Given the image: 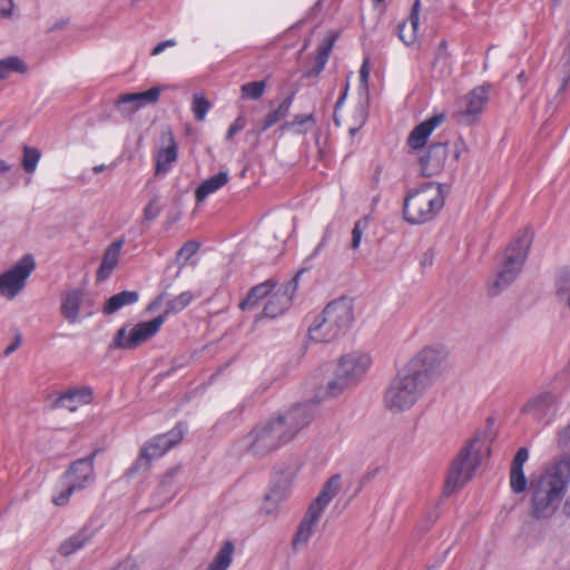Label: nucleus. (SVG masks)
<instances>
[{
	"instance_id": "51",
	"label": "nucleus",
	"mask_w": 570,
	"mask_h": 570,
	"mask_svg": "<svg viewBox=\"0 0 570 570\" xmlns=\"http://www.w3.org/2000/svg\"><path fill=\"white\" fill-rule=\"evenodd\" d=\"M559 442L564 445L570 443V423L559 432Z\"/></svg>"
},
{
	"instance_id": "22",
	"label": "nucleus",
	"mask_w": 570,
	"mask_h": 570,
	"mask_svg": "<svg viewBox=\"0 0 570 570\" xmlns=\"http://www.w3.org/2000/svg\"><path fill=\"white\" fill-rule=\"evenodd\" d=\"M529 459L527 448H520L515 453L510 469V487L514 493H522L527 489V478L523 472V465Z\"/></svg>"
},
{
	"instance_id": "4",
	"label": "nucleus",
	"mask_w": 570,
	"mask_h": 570,
	"mask_svg": "<svg viewBox=\"0 0 570 570\" xmlns=\"http://www.w3.org/2000/svg\"><path fill=\"white\" fill-rule=\"evenodd\" d=\"M445 194L444 186L434 181L410 190L403 203L404 219L412 225L433 220L444 206Z\"/></svg>"
},
{
	"instance_id": "42",
	"label": "nucleus",
	"mask_w": 570,
	"mask_h": 570,
	"mask_svg": "<svg viewBox=\"0 0 570 570\" xmlns=\"http://www.w3.org/2000/svg\"><path fill=\"white\" fill-rule=\"evenodd\" d=\"M199 246L196 242L189 240L185 243L177 253V262L184 266L198 250Z\"/></svg>"
},
{
	"instance_id": "58",
	"label": "nucleus",
	"mask_w": 570,
	"mask_h": 570,
	"mask_svg": "<svg viewBox=\"0 0 570 570\" xmlns=\"http://www.w3.org/2000/svg\"><path fill=\"white\" fill-rule=\"evenodd\" d=\"M112 570H129L127 566H118Z\"/></svg>"
},
{
	"instance_id": "12",
	"label": "nucleus",
	"mask_w": 570,
	"mask_h": 570,
	"mask_svg": "<svg viewBox=\"0 0 570 570\" xmlns=\"http://www.w3.org/2000/svg\"><path fill=\"white\" fill-rule=\"evenodd\" d=\"M166 321V315H159L148 322L136 324L129 331L126 327L118 330L111 347L134 350L155 336Z\"/></svg>"
},
{
	"instance_id": "29",
	"label": "nucleus",
	"mask_w": 570,
	"mask_h": 570,
	"mask_svg": "<svg viewBox=\"0 0 570 570\" xmlns=\"http://www.w3.org/2000/svg\"><path fill=\"white\" fill-rule=\"evenodd\" d=\"M465 114L469 116H476L482 112L484 105L489 99V87L482 86L474 88L466 96Z\"/></svg>"
},
{
	"instance_id": "48",
	"label": "nucleus",
	"mask_w": 570,
	"mask_h": 570,
	"mask_svg": "<svg viewBox=\"0 0 570 570\" xmlns=\"http://www.w3.org/2000/svg\"><path fill=\"white\" fill-rule=\"evenodd\" d=\"M13 0H0V18H11L13 14Z\"/></svg>"
},
{
	"instance_id": "54",
	"label": "nucleus",
	"mask_w": 570,
	"mask_h": 570,
	"mask_svg": "<svg viewBox=\"0 0 570 570\" xmlns=\"http://www.w3.org/2000/svg\"><path fill=\"white\" fill-rule=\"evenodd\" d=\"M163 295H160L159 297H157L154 302H151L148 306V311H155L157 309L160 305H161V302H163Z\"/></svg>"
},
{
	"instance_id": "38",
	"label": "nucleus",
	"mask_w": 570,
	"mask_h": 570,
	"mask_svg": "<svg viewBox=\"0 0 570 570\" xmlns=\"http://www.w3.org/2000/svg\"><path fill=\"white\" fill-rule=\"evenodd\" d=\"M193 299L194 295L190 292H183L167 303L166 311L163 315H166L167 317L169 314L181 312L193 302Z\"/></svg>"
},
{
	"instance_id": "34",
	"label": "nucleus",
	"mask_w": 570,
	"mask_h": 570,
	"mask_svg": "<svg viewBox=\"0 0 570 570\" xmlns=\"http://www.w3.org/2000/svg\"><path fill=\"white\" fill-rule=\"evenodd\" d=\"M233 553L234 544L230 541L224 542L208 564L207 570H227L233 561Z\"/></svg>"
},
{
	"instance_id": "41",
	"label": "nucleus",
	"mask_w": 570,
	"mask_h": 570,
	"mask_svg": "<svg viewBox=\"0 0 570 570\" xmlns=\"http://www.w3.org/2000/svg\"><path fill=\"white\" fill-rule=\"evenodd\" d=\"M210 109V102L203 95L195 94L193 97L191 110L195 119L203 121Z\"/></svg>"
},
{
	"instance_id": "30",
	"label": "nucleus",
	"mask_w": 570,
	"mask_h": 570,
	"mask_svg": "<svg viewBox=\"0 0 570 570\" xmlns=\"http://www.w3.org/2000/svg\"><path fill=\"white\" fill-rule=\"evenodd\" d=\"M294 98H295V94H291L288 97H286L279 104V106L275 110L268 112L266 115V117H265V119L263 121V125L259 128L258 132L266 131L268 128L274 126L276 122H278L279 120L284 119L288 115V112H289V109L292 107Z\"/></svg>"
},
{
	"instance_id": "56",
	"label": "nucleus",
	"mask_w": 570,
	"mask_h": 570,
	"mask_svg": "<svg viewBox=\"0 0 570 570\" xmlns=\"http://www.w3.org/2000/svg\"><path fill=\"white\" fill-rule=\"evenodd\" d=\"M563 512H564V514L570 517V497L567 499V501L563 504Z\"/></svg>"
},
{
	"instance_id": "57",
	"label": "nucleus",
	"mask_w": 570,
	"mask_h": 570,
	"mask_svg": "<svg viewBox=\"0 0 570 570\" xmlns=\"http://www.w3.org/2000/svg\"><path fill=\"white\" fill-rule=\"evenodd\" d=\"M106 169V166L104 164L101 165H96L92 170L96 173V174H99L101 171H104Z\"/></svg>"
},
{
	"instance_id": "26",
	"label": "nucleus",
	"mask_w": 570,
	"mask_h": 570,
	"mask_svg": "<svg viewBox=\"0 0 570 570\" xmlns=\"http://www.w3.org/2000/svg\"><path fill=\"white\" fill-rule=\"evenodd\" d=\"M94 534L95 532L90 528H81L79 531L61 542L59 546V553L63 557L72 556L89 543Z\"/></svg>"
},
{
	"instance_id": "36",
	"label": "nucleus",
	"mask_w": 570,
	"mask_h": 570,
	"mask_svg": "<svg viewBox=\"0 0 570 570\" xmlns=\"http://www.w3.org/2000/svg\"><path fill=\"white\" fill-rule=\"evenodd\" d=\"M163 206L160 204V194L158 190L153 189L149 193V199L142 209V217L146 222L155 220L161 213Z\"/></svg>"
},
{
	"instance_id": "11",
	"label": "nucleus",
	"mask_w": 570,
	"mask_h": 570,
	"mask_svg": "<svg viewBox=\"0 0 570 570\" xmlns=\"http://www.w3.org/2000/svg\"><path fill=\"white\" fill-rule=\"evenodd\" d=\"M36 267L31 255H26L12 267L0 274V296L13 299L26 286L27 279Z\"/></svg>"
},
{
	"instance_id": "50",
	"label": "nucleus",
	"mask_w": 570,
	"mask_h": 570,
	"mask_svg": "<svg viewBox=\"0 0 570 570\" xmlns=\"http://www.w3.org/2000/svg\"><path fill=\"white\" fill-rule=\"evenodd\" d=\"M370 77V65L368 61L365 60L360 69V81L362 85L366 86Z\"/></svg>"
},
{
	"instance_id": "5",
	"label": "nucleus",
	"mask_w": 570,
	"mask_h": 570,
	"mask_svg": "<svg viewBox=\"0 0 570 570\" xmlns=\"http://www.w3.org/2000/svg\"><path fill=\"white\" fill-rule=\"evenodd\" d=\"M372 365V358L364 352H351L343 355L335 372V379L316 394L317 401L341 395L348 387L357 384Z\"/></svg>"
},
{
	"instance_id": "10",
	"label": "nucleus",
	"mask_w": 570,
	"mask_h": 570,
	"mask_svg": "<svg viewBox=\"0 0 570 570\" xmlns=\"http://www.w3.org/2000/svg\"><path fill=\"white\" fill-rule=\"evenodd\" d=\"M183 428L177 425L175 429L165 434H159L144 444L140 450L139 458L134 464L135 471H145L149 468L153 460L161 458L174 445L183 439Z\"/></svg>"
},
{
	"instance_id": "14",
	"label": "nucleus",
	"mask_w": 570,
	"mask_h": 570,
	"mask_svg": "<svg viewBox=\"0 0 570 570\" xmlns=\"http://www.w3.org/2000/svg\"><path fill=\"white\" fill-rule=\"evenodd\" d=\"M298 276L299 273L295 276L294 279L279 286L276 285L274 291L268 296L267 303L263 309L264 316L275 318L289 308L293 296L297 289Z\"/></svg>"
},
{
	"instance_id": "17",
	"label": "nucleus",
	"mask_w": 570,
	"mask_h": 570,
	"mask_svg": "<svg viewBox=\"0 0 570 570\" xmlns=\"http://www.w3.org/2000/svg\"><path fill=\"white\" fill-rule=\"evenodd\" d=\"M95 454L75 461L65 474L66 483L79 485V491L95 480Z\"/></svg>"
},
{
	"instance_id": "15",
	"label": "nucleus",
	"mask_w": 570,
	"mask_h": 570,
	"mask_svg": "<svg viewBox=\"0 0 570 570\" xmlns=\"http://www.w3.org/2000/svg\"><path fill=\"white\" fill-rule=\"evenodd\" d=\"M558 397L551 392H542L529 399L521 409L524 414H530L539 421L549 423L557 412Z\"/></svg>"
},
{
	"instance_id": "35",
	"label": "nucleus",
	"mask_w": 570,
	"mask_h": 570,
	"mask_svg": "<svg viewBox=\"0 0 570 570\" xmlns=\"http://www.w3.org/2000/svg\"><path fill=\"white\" fill-rule=\"evenodd\" d=\"M315 124L314 114L308 115H296L292 121H286L281 126L282 130H293L295 134H306L308 128L307 125L313 126Z\"/></svg>"
},
{
	"instance_id": "3",
	"label": "nucleus",
	"mask_w": 570,
	"mask_h": 570,
	"mask_svg": "<svg viewBox=\"0 0 570 570\" xmlns=\"http://www.w3.org/2000/svg\"><path fill=\"white\" fill-rule=\"evenodd\" d=\"M354 321V308L351 299L342 297L327 304L322 314L317 315L308 328L309 340L316 343H328L344 335Z\"/></svg>"
},
{
	"instance_id": "16",
	"label": "nucleus",
	"mask_w": 570,
	"mask_h": 570,
	"mask_svg": "<svg viewBox=\"0 0 570 570\" xmlns=\"http://www.w3.org/2000/svg\"><path fill=\"white\" fill-rule=\"evenodd\" d=\"M448 142H436L429 146L428 151L420 157L421 174L430 177L439 174L445 166Z\"/></svg>"
},
{
	"instance_id": "25",
	"label": "nucleus",
	"mask_w": 570,
	"mask_h": 570,
	"mask_svg": "<svg viewBox=\"0 0 570 570\" xmlns=\"http://www.w3.org/2000/svg\"><path fill=\"white\" fill-rule=\"evenodd\" d=\"M91 401L92 390L89 386L70 389L58 399L59 405L69 411H76L79 406L89 404Z\"/></svg>"
},
{
	"instance_id": "60",
	"label": "nucleus",
	"mask_w": 570,
	"mask_h": 570,
	"mask_svg": "<svg viewBox=\"0 0 570 570\" xmlns=\"http://www.w3.org/2000/svg\"><path fill=\"white\" fill-rule=\"evenodd\" d=\"M350 131H351L352 135H354L356 129L355 128H351Z\"/></svg>"
},
{
	"instance_id": "43",
	"label": "nucleus",
	"mask_w": 570,
	"mask_h": 570,
	"mask_svg": "<svg viewBox=\"0 0 570 570\" xmlns=\"http://www.w3.org/2000/svg\"><path fill=\"white\" fill-rule=\"evenodd\" d=\"M330 50L331 45L321 47L318 49L315 66L308 72V76H318L323 71L328 59Z\"/></svg>"
},
{
	"instance_id": "46",
	"label": "nucleus",
	"mask_w": 570,
	"mask_h": 570,
	"mask_svg": "<svg viewBox=\"0 0 570 570\" xmlns=\"http://www.w3.org/2000/svg\"><path fill=\"white\" fill-rule=\"evenodd\" d=\"M273 494H267L265 503L262 505L261 511L266 515H272L277 511L278 502L273 499Z\"/></svg>"
},
{
	"instance_id": "19",
	"label": "nucleus",
	"mask_w": 570,
	"mask_h": 570,
	"mask_svg": "<svg viewBox=\"0 0 570 570\" xmlns=\"http://www.w3.org/2000/svg\"><path fill=\"white\" fill-rule=\"evenodd\" d=\"M420 0H415L410 16L406 21L401 22L397 26L399 39L410 48H419L420 41L417 36V29L420 24Z\"/></svg>"
},
{
	"instance_id": "27",
	"label": "nucleus",
	"mask_w": 570,
	"mask_h": 570,
	"mask_svg": "<svg viewBox=\"0 0 570 570\" xmlns=\"http://www.w3.org/2000/svg\"><path fill=\"white\" fill-rule=\"evenodd\" d=\"M228 180L229 175L227 171H219L218 174L205 179L195 191L197 203H203L209 195L224 187Z\"/></svg>"
},
{
	"instance_id": "20",
	"label": "nucleus",
	"mask_w": 570,
	"mask_h": 570,
	"mask_svg": "<svg viewBox=\"0 0 570 570\" xmlns=\"http://www.w3.org/2000/svg\"><path fill=\"white\" fill-rule=\"evenodd\" d=\"M82 299L83 293L77 288L69 289L62 294L60 313L69 324L80 322Z\"/></svg>"
},
{
	"instance_id": "24",
	"label": "nucleus",
	"mask_w": 570,
	"mask_h": 570,
	"mask_svg": "<svg viewBox=\"0 0 570 570\" xmlns=\"http://www.w3.org/2000/svg\"><path fill=\"white\" fill-rule=\"evenodd\" d=\"M122 246L124 240L118 239L112 242L106 248L101 264L96 274L97 281H105L111 275V273L118 265Z\"/></svg>"
},
{
	"instance_id": "13",
	"label": "nucleus",
	"mask_w": 570,
	"mask_h": 570,
	"mask_svg": "<svg viewBox=\"0 0 570 570\" xmlns=\"http://www.w3.org/2000/svg\"><path fill=\"white\" fill-rule=\"evenodd\" d=\"M161 89L153 87L144 92H127L119 95L115 100V108L124 118H131L139 109L155 105L160 97Z\"/></svg>"
},
{
	"instance_id": "33",
	"label": "nucleus",
	"mask_w": 570,
	"mask_h": 570,
	"mask_svg": "<svg viewBox=\"0 0 570 570\" xmlns=\"http://www.w3.org/2000/svg\"><path fill=\"white\" fill-rule=\"evenodd\" d=\"M554 288L559 302L570 312V268L562 269L558 273Z\"/></svg>"
},
{
	"instance_id": "40",
	"label": "nucleus",
	"mask_w": 570,
	"mask_h": 570,
	"mask_svg": "<svg viewBox=\"0 0 570 570\" xmlns=\"http://www.w3.org/2000/svg\"><path fill=\"white\" fill-rule=\"evenodd\" d=\"M41 153L39 149L24 146L23 147V158H22V167L27 173H33L38 166L40 160Z\"/></svg>"
},
{
	"instance_id": "39",
	"label": "nucleus",
	"mask_w": 570,
	"mask_h": 570,
	"mask_svg": "<svg viewBox=\"0 0 570 570\" xmlns=\"http://www.w3.org/2000/svg\"><path fill=\"white\" fill-rule=\"evenodd\" d=\"M266 89V82L264 80L262 81H252L244 83L240 87L242 97L246 99H259Z\"/></svg>"
},
{
	"instance_id": "49",
	"label": "nucleus",
	"mask_w": 570,
	"mask_h": 570,
	"mask_svg": "<svg viewBox=\"0 0 570 570\" xmlns=\"http://www.w3.org/2000/svg\"><path fill=\"white\" fill-rule=\"evenodd\" d=\"M174 46H176V40H174V39H168V40L161 41L151 50V56H158L166 48H170V47H174Z\"/></svg>"
},
{
	"instance_id": "59",
	"label": "nucleus",
	"mask_w": 570,
	"mask_h": 570,
	"mask_svg": "<svg viewBox=\"0 0 570 570\" xmlns=\"http://www.w3.org/2000/svg\"><path fill=\"white\" fill-rule=\"evenodd\" d=\"M345 95H346V92H344V95L338 99V101H337V104H336L337 106L342 104V101H343V100H344V98H345Z\"/></svg>"
},
{
	"instance_id": "37",
	"label": "nucleus",
	"mask_w": 570,
	"mask_h": 570,
	"mask_svg": "<svg viewBox=\"0 0 570 570\" xmlns=\"http://www.w3.org/2000/svg\"><path fill=\"white\" fill-rule=\"evenodd\" d=\"M24 62L16 56H10L0 60V80L6 79L12 72H26Z\"/></svg>"
},
{
	"instance_id": "55",
	"label": "nucleus",
	"mask_w": 570,
	"mask_h": 570,
	"mask_svg": "<svg viewBox=\"0 0 570 570\" xmlns=\"http://www.w3.org/2000/svg\"><path fill=\"white\" fill-rule=\"evenodd\" d=\"M11 168L10 165H8L3 159H0V174H4L9 171Z\"/></svg>"
},
{
	"instance_id": "8",
	"label": "nucleus",
	"mask_w": 570,
	"mask_h": 570,
	"mask_svg": "<svg viewBox=\"0 0 570 570\" xmlns=\"http://www.w3.org/2000/svg\"><path fill=\"white\" fill-rule=\"evenodd\" d=\"M531 240L532 235L523 230L510 243L505 249L504 261L498 272L497 279L491 287L493 295L507 288L517 279L527 259Z\"/></svg>"
},
{
	"instance_id": "31",
	"label": "nucleus",
	"mask_w": 570,
	"mask_h": 570,
	"mask_svg": "<svg viewBox=\"0 0 570 570\" xmlns=\"http://www.w3.org/2000/svg\"><path fill=\"white\" fill-rule=\"evenodd\" d=\"M275 287L276 283L273 282L272 279H268L264 283L254 286L249 291L246 299L240 302L239 307L242 309L253 307L261 298L268 297Z\"/></svg>"
},
{
	"instance_id": "47",
	"label": "nucleus",
	"mask_w": 570,
	"mask_h": 570,
	"mask_svg": "<svg viewBox=\"0 0 570 570\" xmlns=\"http://www.w3.org/2000/svg\"><path fill=\"white\" fill-rule=\"evenodd\" d=\"M246 125V120L244 117H238L235 121L229 126L228 131L226 134V139L230 140L238 131H240Z\"/></svg>"
},
{
	"instance_id": "21",
	"label": "nucleus",
	"mask_w": 570,
	"mask_h": 570,
	"mask_svg": "<svg viewBox=\"0 0 570 570\" xmlns=\"http://www.w3.org/2000/svg\"><path fill=\"white\" fill-rule=\"evenodd\" d=\"M443 115H435L414 127L407 137L409 147L414 150L424 147L431 134L443 122Z\"/></svg>"
},
{
	"instance_id": "2",
	"label": "nucleus",
	"mask_w": 570,
	"mask_h": 570,
	"mask_svg": "<svg viewBox=\"0 0 570 570\" xmlns=\"http://www.w3.org/2000/svg\"><path fill=\"white\" fill-rule=\"evenodd\" d=\"M570 484V455L552 461L544 472L530 482L531 515L549 519L558 510Z\"/></svg>"
},
{
	"instance_id": "32",
	"label": "nucleus",
	"mask_w": 570,
	"mask_h": 570,
	"mask_svg": "<svg viewBox=\"0 0 570 570\" xmlns=\"http://www.w3.org/2000/svg\"><path fill=\"white\" fill-rule=\"evenodd\" d=\"M170 144L166 148H161L157 154L156 159V174H166L170 166L177 159V147L174 139L170 137Z\"/></svg>"
},
{
	"instance_id": "6",
	"label": "nucleus",
	"mask_w": 570,
	"mask_h": 570,
	"mask_svg": "<svg viewBox=\"0 0 570 570\" xmlns=\"http://www.w3.org/2000/svg\"><path fill=\"white\" fill-rule=\"evenodd\" d=\"M488 453L489 449L482 439L474 438L468 442L450 465L444 485L445 493L449 495L466 484Z\"/></svg>"
},
{
	"instance_id": "52",
	"label": "nucleus",
	"mask_w": 570,
	"mask_h": 570,
	"mask_svg": "<svg viewBox=\"0 0 570 570\" xmlns=\"http://www.w3.org/2000/svg\"><path fill=\"white\" fill-rule=\"evenodd\" d=\"M69 23V19L68 18H61L59 20H57L53 26L50 28L51 31L53 30H58V29H62L65 28L67 24Z\"/></svg>"
},
{
	"instance_id": "28",
	"label": "nucleus",
	"mask_w": 570,
	"mask_h": 570,
	"mask_svg": "<svg viewBox=\"0 0 570 570\" xmlns=\"http://www.w3.org/2000/svg\"><path fill=\"white\" fill-rule=\"evenodd\" d=\"M139 298V294L135 291H122L109 297L104 306L102 312L111 315L124 306L135 304Z\"/></svg>"
},
{
	"instance_id": "9",
	"label": "nucleus",
	"mask_w": 570,
	"mask_h": 570,
	"mask_svg": "<svg viewBox=\"0 0 570 570\" xmlns=\"http://www.w3.org/2000/svg\"><path fill=\"white\" fill-rule=\"evenodd\" d=\"M445 352L440 347L426 346L422 348L404 367L412 376L417 377L424 386L429 387L432 377L440 374L445 365Z\"/></svg>"
},
{
	"instance_id": "7",
	"label": "nucleus",
	"mask_w": 570,
	"mask_h": 570,
	"mask_svg": "<svg viewBox=\"0 0 570 570\" xmlns=\"http://www.w3.org/2000/svg\"><path fill=\"white\" fill-rule=\"evenodd\" d=\"M428 390L417 377L404 368L390 382L384 392V406L394 414L411 410Z\"/></svg>"
},
{
	"instance_id": "44",
	"label": "nucleus",
	"mask_w": 570,
	"mask_h": 570,
	"mask_svg": "<svg viewBox=\"0 0 570 570\" xmlns=\"http://www.w3.org/2000/svg\"><path fill=\"white\" fill-rule=\"evenodd\" d=\"M367 223L365 220H357L352 229V243L351 248L357 249L361 245L363 233L366 229Z\"/></svg>"
},
{
	"instance_id": "18",
	"label": "nucleus",
	"mask_w": 570,
	"mask_h": 570,
	"mask_svg": "<svg viewBox=\"0 0 570 570\" xmlns=\"http://www.w3.org/2000/svg\"><path fill=\"white\" fill-rule=\"evenodd\" d=\"M323 513L308 507L306 513L301 520L292 539V548L297 551L305 548L314 534L318 521Z\"/></svg>"
},
{
	"instance_id": "53",
	"label": "nucleus",
	"mask_w": 570,
	"mask_h": 570,
	"mask_svg": "<svg viewBox=\"0 0 570 570\" xmlns=\"http://www.w3.org/2000/svg\"><path fill=\"white\" fill-rule=\"evenodd\" d=\"M20 345V338L17 337V340L11 343L4 351V355L8 356L10 355L11 353H13Z\"/></svg>"
},
{
	"instance_id": "23",
	"label": "nucleus",
	"mask_w": 570,
	"mask_h": 570,
	"mask_svg": "<svg viewBox=\"0 0 570 570\" xmlns=\"http://www.w3.org/2000/svg\"><path fill=\"white\" fill-rule=\"evenodd\" d=\"M342 489V478L340 474L332 475L322 487L317 497L308 507L323 513L331 501L338 494Z\"/></svg>"
},
{
	"instance_id": "45",
	"label": "nucleus",
	"mask_w": 570,
	"mask_h": 570,
	"mask_svg": "<svg viewBox=\"0 0 570 570\" xmlns=\"http://www.w3.org/2000/svg\"><path fill=\"white\" fill-rule=\"evenodd\" d=\"M76 491H79L78 484L70 485L69 483H67V487L65 490H62L59 494L53 495L52 502L56 505H60V507L66 505L68 503L70 497L72 495V493H75Z\"/></svg>"
},
{
	"instance_id": "61",
	"label": "nucleus",
	"mask_w": 570,
	"mask_h": 570,
	"mask_svg": "<svg viewBox=\"0 0 570 570\" xmlns=\"http://www.w3.org/2000/svg\"><path fill=\"white\" fill-rule=\"evenodd\" d=\"M519 78H520V79H523V72H521V73L519 75Z\"/></svg>"
},
{
	"instance_id": "1",
	"label": "nucleus",
	"mask_w": 570,
	"mask_h": 570,
	"mask_svg": "<svg viewBox=\"0 0 570 570\" xmlns=\"http://www.w3.org/2000/svg\"><path fill=\"white\" fill-rule=\"evenodd\" d=\"M307 404H298L288 411L261 422L239 441L240 450L257 460H263L289 443L312 420Z\"/></svg>"
}]
</instances>
